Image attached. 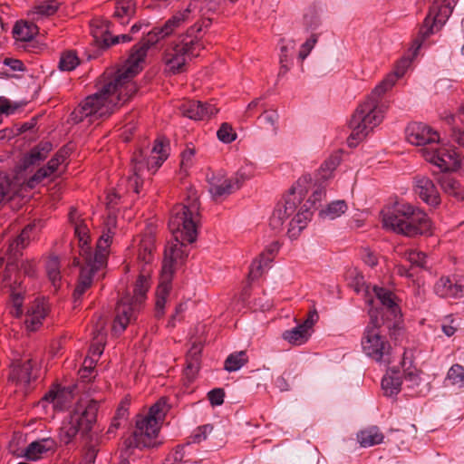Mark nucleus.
<instances>
[{
  "instance_id": "nucleus-1",
  "label": "nucleus",
  "mask_w": 464,
  "mask_h": 464,
  "mask_svg": "<svg viewBox=\"0 0 464 464\" xmlns=\"http://www.w3.org/2000/svg\"><path fill=\"white\" fill-rule=\"evenodd\" d=\"M190 3L183 11L175 14L160 27H154L145 37L134 44L124 66L108 76L98 92L84 99L72 116L76 121L91 117L94 120L110 116L114 109L122 106L138 91L133 78L142 70L148 51L161 39L172 34L175 28L188 20L192 12Z\"/></svg>"
},
{
  "instance_id": "nucleus-2",
  "label": "nucleus",
  "mask_w": 464,
  "mask_h": 464,
  "mask_svg": "<svg viewBox=\"0 0 464 464\" xmlns=\"http://www.w3.org/2000/svg\"><path fill=\"white\" fill-rule=\"evenodd\" d=\"M411 64L409 58H401L396 64L393 73L387 75L372 92L367 99L362 102L350 121L352 133L347 139L349 147H356L369 133L383 120L384 111L379 104V98L391 90L396 81L402 77Z\"/></svg>"
},
{
  "instance_id": "nucleus-3",
  "label": "nucleus",
  "mask_w": 464,
  "mask_h": 464,
  "mask_svg": "<svg viewBox=\"0 0 464 464\" xmlns=\"http://www.w3.org/2000/svg\"><path fill=\"white\" fill-rule=\"evenodd\" d=\"M382 225L397 234L416 237L432 235V222L428 215L409 203L395 202L381 212Z\"/></svg>"
},
{
  "instance_id": "nucleus-4",
  "label": "nucleus",
  "mask_w": 464,
  "mask_h": 464,
  "mask_svg": "<svg viewBox=\"0 0 464 464\" xmlns=\"http://www.w3.org/2000/svg\"><path fill=\"white\" fill-rule=\"evenodd\" d=\"M200 203L195 189H188L183 202L173 207L169 228L176 242L194 243L198 237Z\"/></svg>"
},
{
  "instance_id": "nucleus-5",
  "label": "nucleus",
  "mask_w": 464,
  "mask_h": 464,
  "mask_svg": "<svg viewBox=\"0 0 464 464\" xmlns=\"http://www.w3.org/2000/svg\"><path fill=\"white\" fill-rule=\"evenodd\" d=\"M169 411L167 400L160 398L149 410L146 415H138L135 430L123 441L128 451L130 449H152L158 447L160 422L162 421Z\"/></svg>"
},
{
  "instance_id": "nucleus-6",
  "label": "nucleus",
  "mask_w": 464,
  "mask_h": 464,
  "mask_svg": "<svg viewBox=\"0 0 464 464\" xmlns=\"http://www.w3.org/2000/svg\"><path fill=\"white\" fill-rule=\"evenodd\" d=\"M112 232L109 229L103 233L96 243L94 253H91L88 248L83 247L81 256L85 265L80 269V274L72 293L74 308L82 304L84 294L92 286L93 276L95 274L106 266L108 248L111 243Z\"/></svg>"
},
{
  "instance_id": "nucleus-7",
  "label": "nucleus",
  "mask_w": 464,
  "mask_h": 464,
  "mask_svg": "<svg viewBox=\"0 0 464 464\" xmlns=\"http://www.w3.org/2000/svg\"><path fill=\"white\" fill-rule=\"evenodd\" d=\"M100 402L96 400L80 401L60 429V440L65 445L71 443L77 435L89 436L97 421Z\"/></svg>"
},
{
  "instance_id": "nucleus-8",
  "label": "nucleus",
  "mask_w": 464,
  "mask_h": 464,
  "mask_svg": "<svg viewBox=\"0 0 464 464\" xmlns=\"http://www.w3.org/2000/svg\"><path fill=\"white\" fill-rule=\"evenodd\" d=\"M200 31L201 25L195 24L188 30L186 35L180 36L177 43L171 44L164 51L163 62L173 74L183 72L188 59L198 57L204 49L201 40L194 35Z\"/></svg>"
},
{
  "instance_id": "nucleus-9",
  "label": "nucleus",
  "mask_w": 464,
  "mask_h": 464,
  "mask_svg": "<svg viewBox=\"0 0 464 464\" xmlns=\"http://www.w3.org/2000/svg\"><path fill=\"white\" fill-rule=\"evenodd\" d=\"M188 243L176 242L167 247L162 261L160 281L156 289L155 317L160 319L165 314V305L172 289V276L175 266L182 264L188 254L183 250Z\"/></svg>"
},
{
  "instance_id": "nucleus-10",
  "label": "nucleus",
  "mask_w": 464,
  "mask_h": 464,
  "mask_svg": "<svg viewBox=\"0 0 464 464\" xmlns=\"http://www.w3.org/2000/svg\"><path fill=\"white\" fill-rule=\"evenodd\" d=\"M377 310H369L370 322L365 327L361 344L363 353L377 362L386 365L392 362L390 343L382 334Z\"/></svg>"
},
{
  "instance_id": "nucleus-11",
  "label": "nucleus",
  "mask_w": 464,
  "mask_h": 464,
  "mask_svg": "<svg viewBox=\"0 0 464 464\" xmlns=\"http://www.w3.org/2000/svg\"><path fill=\"white\" fill-rule=\"evenodd\" d=\"M304 197L303 188L292 186L288 193L280 200L269 219L270 227L279 232L283 229L285 222L296 211Z\"/></svg>"
},
{
  "instance_id": "nucleus-12",
  "label": "nucleus",
  "mask_w": 464,
  "mask_h": 464,
  "mask_svg": "<svg viewBox=\"0 0 464 464\" xmlns=\"http://www.w3.org/2000/svg\"><path fill=\"white\" fill-rule=\"evenodd\" d=\"M246 179V177L241 172H237L236 176L231 179L226 178L221 173H208L207 181L208 183V191L213 199L218 200L238 189Z\"/></svg>"
},
{
  "instance_id": "nucleus-13",
  "label": "nucleus",
  "mask_w": 464,
  "mask_h": 464,
  "mask_svg": "<svg viewBox=\"0 0 464 464\" xmlns=\"http://www.w3.org/2000/svg\"><path fill=\"white\" fill-rule=\"evenodd\" d=\"M111 22L107 19H94L91 23V33L97 44L108 48L119 43H128L132 40L130 34L112 35L111 32Z\"/></svg>"
},
{
  "instance_id": "nucleus-14",
  "label": "nucleus",
  "mask_w": 464,
  "mask_h": 464,
  "mask_svg": "<svg viewBox=\"0 0 464 464\" xmlns=\"http://www.w3.org/2000/svg\"><path fill=\"white\" fill-rule=\"evenodd\" d=\"M423 156L425 160L441 171H454L460 167V160L455 150L447 148H439L435 150L424 149Z\"/></svg>"
},
{
  "instance_id": "nucleus-15",
  "label": "nucleus",
  "mask_w": 464,
  "mask_h": 464,
  "mask_svg": "<svg viewBox=\"0 0 464 464\" xmlns=\"http://www.w3.org/2000/svg\"><path fill=\"white\" fill-rule=\"evenodd\" d=\"M372 291L376 298L380 301L382 307L371 308L379 312L378 318L383 320L387 317H401V312L399 304L396 302V295L391 290L382 286L374 285Z\"/></svg>"
},
{
  "instance_id": "nucleus-16",
  "label": "nucleus",
  "mask_w": 464,
  "mask_h": 464,
  "mask_svg": "<svg viewBox=\"0 0 464 464\" xmlns=\"http://www.w3.org/2000/svg\"><path fill=\"white\" fill-rule=\"evenodd\" d=\"M318 317L315 309L309 311L306 319L302 324L283 333V339L293 345H301L306 343L311 336V331Z\"/></svg>"
},
{
  "instance_id": "nucleus-17",
  "label": "nucleus",
  "mask_w": 464,
  "mask_h": 464,
  "mask_svg": "<svg viewBox=\"0 0 464 464\" xmlns=\"http://www.w3.org/2000/svg\"><path fill=\"white\" fill-rule=\"evenodd\" d=\"M406 133L408 141L416 146L438 142L440 140L438 132L421 122L410 124L406 129Z\"/></svg>"
},
{
  "instance_id": "nucleus-18",
  "label": "nucleus",
  "mask_w": 464,
  "mask_h": 464,
  "mask_svg": "<svg viewBox=\"0 0 464 464\" xmlns=\"http://www.w3.org/2000/svg\"><path fill=\"white\" fill-rule=\"evenodd\" d=\"M181 114L194 121H204L218 113L215 104L199 101H188L179 107Z\"/></svg>"
},
{
  "instance_id": "nucleus-19",
  "label": "nucleus",
  "mask_w": 464,
  "mask_h": 464,
  "mask_svg": "<svg viewBox=\"0 0 464 464\" xmlns=\"http://www.w3.org/2000/svg\"><path fill=\"white\" fill-rule=\"evenodd\" d=\"M415 191L420 198L431 207L440 204V193L433 181L425 176H417L414 179Z\"/></svg>"
},
{
  "instance_id": "nucleus-20",
  "label": "nucleus",
  "mask_w": 464,
  "mask_h": 464,
  "mask_svg": "<svg viewBox=\"0 0 464 464\" xmlns=\"http://www.w3.org/2000/svg\"><path fill=\"white\" fill-rule=\"evenodd\" d=\"M37 362L32 358L23 362L14 363L9 374V380L19 384L29 385L36 379Z\"/></svg>"
},
{
  "instance_id": "nucleus-21",
  "label": "nucleus",
  "mask_w": 464,
  "mask_h": 464,
  "mask_svg": "<svg viewBox=\"0 0 464 464\" xmlns=\"http://www.w3.org/2000/svg\"><path fill=\"white\" fill-rule=\"evenodd\" d=\"M49 312L48 304L43 300H34L27 310L24 324L28 331H37Z\"/></svg>"
},
{
  "instance_id": "nucleus-22",
  "label": "nucleus",
  "mask_w": 464,
  "mask_h": 464,
  "mask_svg": "<svg viewBox=\"0 0 464 464\" xmlns=\"http://www.w3.org/2000/svg\"><path fill=\"white\" fill-rule=\"evenodd\" d=\"M308 204H310V201L304 203L289 223L287 234L292 239L299 237L301 231L307 226L313 216V209Z\"/></svg>"
},
{
  "instance_id": "nucleus-23",
  "label": "nucleus",
  "mask_w": 464,
  "mask_h": 464,
  "mask_svg": "<svg viewBox=\"0 0 464 464\" xmlns=\"http://www.w3.org/2000/svg\"><path fill=\"white\" fill-rule=\"evenodd\" d=\"M167 158L168 155L157 156L151 153L147 156L144 150H140L139 151L134 152L131 162L135 171H143L144 169H147L148 170H156L162 165Z\"/></svg>"
},
{
  "instance_id": "nucleus-24",
  "label": "nucleus",
  "mask_w": 464,
  "mask_h": 464,
  "mask_svg": "<svg viewBox=\"0 0 464 464\" xmlns=\"http://www.w3.org/2000/svg\"><path fill=\"white\" fill-rule=\"evenodd\" d=\"M56 449L55 440L51 438H44L35 441L31 442L24 451V457L29 460H37L41 459L44 454L51 451L53 452Z\"/></svg>"
},
{
  "instance_id": "nucleus-25",
  "label": "nucleus",
  "mask_w": 464,
  "mask_h": 464,
  "mask_svg": "<svg viewBox=\"0 0 464 464\" xmlns=\"http://www.w3.org/2000/svg\"><path fill=\"white\" fill-rule=\"evenodd\" d=\"M202 342H194L186 355L185 374L189 381H193L200 367Z\"/></svg>"
},
{
  "instance_id": "nucleus-26",
  "label": "nucleus",
  "mask_w": 464,
  "mask_h": 464,
  "mask_svg": "<svg viewBox=\"0 0 464 464\" xmlns=\"http://www.w3.org/2000/svg\"><path fill=\"white\" fill-rule=\"evenodd\" d=\"M155 236L150 232L145 233L139 244L138 260L143 263L144 266H150L154 261Z\"/></svg>"
},
{
  "instance_id": "nucleus-27",
  "label": "nucleus",
  "mask_w": 464,
  "mask_h": 464,
  "mask_svg": "<svg viewBox=\"0 0 464 464\" xmlns=\"http://www.w3.org/2000/svg\"><path fill=\"white\" fill-rule=\"evenodd\" d=\"M136 14L135 0H117L112 17L121 25H126Z\"/></svg>"
},
{
  "instance_id": "nucleus-28",
  "label": "nucleus",
  "mask_w": 464,
  "mask_h": 464,
  "mask_svg": "<svg viewBox=\"0 0 464 464\" xmlns=\"http://www.w3.org/2000/svg\"><path fill=\"white\" fill-rule=\"evenodd\" d=\"M53 150V144L49 141H41L24 155L23 165L24 168L40 163L44 160Z\"/></svg>"
},
{
  "instance_id": "nucleus-29",
  "label": "nucleus",
  "mask_w": 464,
  "mask_h": 464,
  "mask_svg": "<svg viewBox=\"0 0 464 464\" xmlns=\"http://www.w3.org/2000/svg\"><path fill=\"white\" fill-rule=\"evenodd\" d=\"M134 312L130 305L119 303L116 307V316L112 324V332L121 334L125 331L133 317Z\"/></svg>"
},
{
  "instance_id": "nucleus-30",
  "label": "nucleus",
  "mask_w": 464,
  "mask_h": 464,
  "mask_svg": "<svg viewBox=\"0 0 464 464\" xmlns=\"http://www.w3.org/2000/svg\"><path fill=\"white\" fill-rule=\"evenodd\" d=\"M462 291V285L453 283L449 276H441L434 285V292L443 298L458 297Z\"/></svg>"
},
{
  "instance_id": "nucleus-31",
  "label": "nucleus",
  "mask_w": 464,
  "mask_h": 464,
  "mask_svg": "<svg viewBox=\"0 0 464 464\" xmlns=\"http://www.w3.org/2000/svg\"><path fill=\"white\" fill-rule=\"evenodd\" d=\"M35 227V224H28L23 228L16 238L9 244L8 251L11 255L16 256L20 254L21 250L24 249L29 245Z\"/></svg>"
},
{
  "instance_id": "nucleus-32",
  "label": "nucleus",
  "mask_w": 464,
  "mask_h": 464,
  "mask_svg": "<svg viewBox=\"0 0 464 464\" xmlns=\"http://www.w3.org/2000/svg\"><path fill=\"white\" fill-rule=\"evenodd\" d=\"M38 26L27 21H18L13 28V35L16 41L30 42L38 34Z\"/></svg>"
},
{
  "instance_id": "nucleus-33",
  "label": "nucleus",
  "mask_w": 464,
  "mask_h": 464,
  "mask_svg": "<svg viewBox=\"0 0 464 464\" xmlns=\"http://www.w3.org/2000/svg\"><path fill=\"white\" fill-rule=\"evenodd\" d=\"M150 269L142 267L133 288L132 299L135 303H141L146 298V294L150 286Z\"/></svg>"
},
{
  "instance_id": "nucleus-34",
  "label": "nucleus",
  "mask_w": 464,
  "mask_h": 464,
  "mask_svg": "<svg viewBox=\"0 0 464 464\" xmlns=\"http://www.w3.org/2000/svg\"><path fill=\"white\" fill-rule=\"evenodd\" d=\"M402 381L398 371H391L382 380V389L385 396H396L401 390Z\"/></svg>"
},
{
  "instance_id": "nucleus-35",
  "label": "nucleus",
  "mask_w": 464,
  "mask_h": 464,
  "mask_svg": "<svg viewBox=\"0 0 464 464\" xmlns=\"http://www.w3.org/2000/svg\"><path fill=\"white\" fill-rule=\"evenodd\" d=\"M383 439L384 435L376 426L370 427L357 434V440L360 445L364 448L381 444Z\"/></svg>"
},
{
  "instance_id": "nucleus-36",
  "label": "nucleus",
  "mask_w": 464,
  "mask_h": 464,
  "mask_svg": "<svg viewBox=\"0 0 464 464\" xmlns=\"http://www.w3.org/2000/svg\"><path fill=\"white\" fill-rule=\"evenodd\" d=\"M442 190L458 201L464 199V192L458 180L450 176H443L439 179Z\"/></svg>"
},
{
  "instance_id": "nucleus-37",
  "label": "nucleus",
  "mask_w": 464,
  "mask_h": 464,
  "mask_svg": "<svg viewBox=\"0 0 464 464\" xmlns=\"http://www.w3.org/2000/svg\"><path fill=\"white\" fill-rule=\"evenodd\" d=\"M106 343V333L104 331L103 324L93 332L92 341L90 346V353L93 356H101L103 353Z\"/></svg>"
},
{
  "instance_id": "nucleus-38",
  "label": "nucleus",
  "mask_w": 464,
  "mask_h": 464,
  "mask_svg": "<svg viewBox=\"0 0 464 464\" xmlns=\"http://www.w3.org/2000/svg\"><path fill=\"white\" fill-rule=\"evenodd\" d=\"M436 23V17H431L430 14L425 17L419 32V37L414 41V44H416V51L420 48L423 41L434 33V27L437 26Z\"/></svg>"
},
{
  "instance_id": "nucleus-39",
  "label": "nucleus",
  "mask_w": 464,
  "mask_h": 464,
  "mask_svg": "<svg viewBox=\"0 0 464 464\" xmlns=\"http://www.w3.org/2000/svg\"><path fill=\"white\" fill-rule=\"evenodd\" d=\"M248 362L245 351L233 353L227 356L224 363V369L229 372L238 371Z\"/></svg>"
},
{
  "instance_id": "nucleus-40",
  "label": "nucleus",
  "mask_w": 464,
  "mask_h": 464,
  "mask_svg": "<svg viewBox=\"0 0 464 464\" xmlns=\"http://www.w3.org/2000/svg\"><path fill=\"white\" fill-rule=\"evenodd\" d=\"M381 323V330L382 328H386L388 330L389 335L394 341H397L402 334V326H401V317H387L383 318V320H380Z\"/></svg>"
},
{
  "instance_id": "nucleus-41",
  "label": "nucleus",
  "mask_w": 464,
  "mask_h": 464,
  "mask_svg": "<svg viewBox=\"0 0 464 464\" xmlns=\"http://www.w3.org/2000/svg\"><path fill=\"white\" fill-rule=\"evenodd\" d=\"M45 269L52 285L58 288L62 279L59 258L57 256H50L46 262Z\"/></svg>"
},
{
  "instance_id": "nucleus-42",
  "label": "nucleus",
  "mask_w": 464,
  "mask_h": 464,
  "mask_svg": "<svg viewBox=\"0 0 464 464\" xmlns=\"http://www.w3.org/2000/svg\"><path fill=\"white\" fill-rule=\"evenodd\" d=\"M347 210V204L344 200H336L327 205L325 209L320 211V216L323 218H329L334 219L345 213Z\"/></svg>"
},
{
  "instance_id": "nucleus-43",
  "label": "nucleus",
  "mask_w": 464,
  "mask_h": 464,
  "mask_svg": "<svg viewBox=\"0 0 464 464\" xmlns=\"http://www.w3.org/2000/svg\"><path fill=\"white\" fill-rule=\"evenodd\" d=\"M407 359L408 351L405 350L403 353L402 361L401 362L403 369L404 377L407 381L411 382L413 384H418L420 380L421 372L412 365L411 360H410L409 365H407Z\"/></svg>"
},
{
  "instance_id": "nucleus-44",
  "label": "nucleus",
  "mask_w": 464,
  "mask_h": 464,
  "mask_svg": "<svg viewBox=\"0 0 464 464\" xmlns=\"http://www.w3.org/2000/svg\"><path fill=\"white\" fill-rule=\"evenodd\" d=\"M349 286L357 294H363L368 296L370 294V286L366 284L364 276L356 271L350 274Z\"/></svg>"
},
{
  "instance_id": "nucleus-45",
  "label": "nucleus",
  "mask_w": 464,
  "mask_h": 464,
  "mask_svg": "<svg viewBox=\"0 0 464 464\" xmlns=\"http://www.w3.org/2000/svg\"><path fill=\"white\" fill-rule=\"evenodd\" d=\"M341 159L338 155H331L326 159L319 169L320 179L326 180L332 177L333 172L340 164Z\"/></svg>"
},
{
  "instance_id": "nucleus-46",
  "label": "nucleus",
  "mask_w": 464,
  "mask_h": 464,
  "mask_svg": "<svg viewBox=\"0 0 464 464\" xmlns=\"http://www.w3.org/2000/svg\"><path fill=\"white\" fill-rule=\"evenodd\" d=\"M80 63V59L78 58L76 53L74 51H67L61 54L59 61V69L61 71H72L74 70Z\"/></svg>"
},
{
  "instance_id": "nucleus-47",
  "label": "nucleus",
  "mask_w": 464,
  "mask_h": 464,
  "mask_svg": "<svg viewBox=\"0 0 464 464\" xmlns=\"http://www.w3.org/2000/svg\"><path fill=\"white\" fill-rule=\"evenodd\" d=\"M9 295L14 308V315L17 318L23 314V304L24 299V293L22 291H16L13 285H9Z\"/></svg>"
},
{
  "instance_id": "nucleus-48",
  "label": "nucleus",
  "mask_w": 464,
  "mask_h": 464,
  "mask_svg": "<svg viewBox=\"0 0 464 464\" xmlns=\"http://www.w3.org/2000/svg\"><path fill=\"white\" fill-rule=\"evenodd\" d=\"M59 9L56 0H48L34 6L33 13L41 16H51Z\"/></svg>"
},
{
  "instance_id": "nucleus-49",
  "label": "nucleus",
  "mask_w": 464,
  "mask_h": 464,
  "mask_svg": "<svg viewBox=\"0 0 464 464\" xmlns=\"http://www.w3.org/2000/svg\"><path fill=\"white\" fill-rule=\"evenodd\" d=\"M213 429L214 427L211 424L198 427L188 437V442L187 445H189L190 443H200L207 440L208 435L212 432Z\"/></svg>"
},
{
  "instance_id": "nucleus-50",
  "label": "nucleus",
  "mask_w": 464,
  "mask_h": 464,
  "mask_svg": "<svg viewBox=\"0 0 464 464\" xmlns=\"http://www.w3.org/2000/svg\"><path fill=\"white\" fill-rule=\"evenodd\" d=\"M404 258L409 261L411 266H418L420 268L426 267L427 256L425 253L417 250L405 251L403 255Z\"/></svg>"
},
{
  "instance_id": "nucleus-51",
  "label": "nucleus",
  "mask_w": 464,
  "mask_h": 464,
  "mask_svg": "<svg viewBox=\"0 0 464 464\" xmlns=\"http://www.w3.org/2000/svg\"><path fill=\"white\" fill-rule=\"evenodd\" d=\"M217 136L220 141L227 144L233 142L237 139L236 131L227 122L221 124L218 130L217 131Z\"/></svg>"
},
{
  "instance_id": "nucleus-52",
  "label": "nucleus",
  "mask_w": 464,
  "mask_h": 464,
  "mask_svg": "<svg viewBox=\"0 0 464 464\" xmlns=\"http://www.w3.org/2000/svg\"><path fill=\"white\" fill-rule=\"evenodd\" d=\"M448 379L452 384L459 387L464 386V367L460 364L452 365L447 374Z\"/></svg>"
},
{
  "instance_id": "nucleus-53",
  "label": "nucleus",
  "mask_w": 464,
  "mask_h": 464,
  "mask_svg": "<svg viewBox=\"0 0 464 464\" xmlns=\"http://www.w3.org/2000/svg\"><path fill=\"white\" fill-rule=\"evenodd\" d=\"M53 173L47 169V167L40 168L32 177L26 181V186L30 188H34L44 179L50 177Z\"/></svg>"
},
{
  "instance_id": "nucleus-54",
  "label": "nucleus",
  "mask_w": 464,
  "mask_h": 464,
  "mask_svg": "<svg viewBox=\"0 0 464 464\" xmlns=\"http://www.w3.org/2000/svg\"><path fill=\"white\" fill-rule=\"evenodd\" d=\"M261 124L265 125L267 129L275 130L276 129V121L278 115L275 111H265L259 117Z\"/></svg>"
},
{
  "instance_id": "nucleus-55",
  "label": "nucleus",
  "mask_w": 464,
  "mask_h": 464,
  "mask_svg": "<svg viewBox=\"0 0 464 464\" xmlns=\"http://www.w3.org/2000/svg\"><path fill=\"white\" fill-rule=\"evenodd\" d=\"M64 396V390H50L42 398V402H51L53 403L54 407H57L59 404L63 402V398Z\"/></svg>"
},
{
  "instance_id": "nucleus-56",
  "label": "nucleus",
  "mask_w": 464,
  "mask_h": 464,
  "mask_svg": "<svg viewBox=\"0 0 464 464\" xmlns=\"http://www.w3.org/2000/svg\"><path fill=\"white\" fill-rule=\"evenodd\" d=\"M18 265L14 261H8L5 265V267L2 273V281L5 284V287H9L11 285V279L14 274L17 273Z\"/></svg>"
},
{
  "instance_id": "nucleus-57",
  "label": "nucleus",
  "mask_w": 464,
  "mask_h": 464,
  "mask_svg": "<svg viewBox=\"0 0 464 464\" xmlns=\"http://www.w3.org/2000/svg\"><path fill=\"white\" fill-rule=\"evenodd\" d=\"M75 235L79 239V244H80V247H81L80 253L82 251L83 247L88 248V250L91 253H93L88 244L89 236L87 233V227L83 225H77L75 227Z\"/></svg>"
},
{
  "instance_id": "nucleus-58",
  "label": "nucleus",
  "mask_w": 464,
  "mask_h": 464,
  "mask_svg": "<svg viewBox=\"0 0 464 464\" xmlns=\"http://www.w3.org/2000/svg\"><path fill=\"white\" fill-rule=\"evenodd\" d=\"M225 392L222 388H216L208 392V398L212 406H219L223 404Z\"/></svg>"
},
{
  "instance_id": "nucleus-59",
  "label": "nucleus",
  "mask_w": 464,
  "mask_h": 464,
  "mask_svg": "<svg viewBox=\"0 0 464 464\" xmlns=\"http://www.w3.org/2000/svg\"><path fill=\"white\" fill-rule=\"evenodd\" d=\"M317 42V35L316 34H312L310 36V38H308L303 44H302V47H301V50L299 52V58L301 60H304L305 59L308 54L310 53L311 50L314 48V44H316Z\"/></svg>"
},
{
  "instance_id": "nucleus-60",
  "label": "nucleus",
  "mask_w": 464,
  "mask_h": 464,
  "mask_svg": "<svg viewBox=\"0 0 464 464\" xmlns=\"http://www.w3.org/2000/svg\"><path fill=\"white\" fill-rule=\"evenodd\" d=\"M11 187V180L5 173H0V205L9 193Z\"/></svg>"
},
{
  "instance_id": "nucleus-61",
  "label": "nucleus",
  "mask_w": 464,
  "mask_h": 464,
  "mask_svg": "<svg viewBox=\"0 0 464 464\" xmlns=\"http://www.w3.org/2000/svg\"><path fill=\"white\" fill-rule=\"evenodd\" d=\"M20 269L25 276L30 277L36 276L37 267L34 260H25L22 262Z\"/></svg>"
},
{
  "instance_id": "nucleus-62",
  "label": "nucleus",
  "mask_w": 464,
  "mask_h": 464,
  "mask_svg": "<svg viewBox=\"0 0 464 464\" xmlns=\"http://www.w3.org/2000/svg\"><path fill=\"white\" fill-rule=\"evenodd\" d=\"M186 310V305L184 304H179L176 308L174 314L170 316L168 326L169 327H175L176 321H181V317L179 315Z\"/></svg>"
},
{
  "instance_id": "nucleus-63",
  "label": "nucleus",
  "mask_w": 464,
  "mask_h": 464,
  "mask_svg": "<svg viewBox=\"0 0 464 464\" xmlns=\"http://www.w3.org/2000/svg\"><path fill=\"white\" fill-rule=\"evenodd\" d=\"M362 260L366 265L372 267L378 264L377 256L369 248H364L362 250Z\"/></svg>"
},
{
  "instance_id": "nucleus-64",
  "label": "nucleus",
  "mask_w": 464,
  "mask_h": 464,
  "mask_svg": "<svg viewBox=\"0 0 464 464\" xmlns=\"http://www.w3.org/2000/svg\"><path fill=\"white\" fill-rule=\"evenodd\" d=\"M4 64L6 66H9L13 71H15V72L25 71L24 63L18 59L5 58L4 60Z\"/></svg>"
}]
</instances>
